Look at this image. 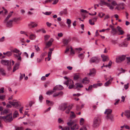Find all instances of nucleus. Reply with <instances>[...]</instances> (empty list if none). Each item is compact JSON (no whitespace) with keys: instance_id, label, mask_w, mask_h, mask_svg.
<instances>
[{"instance_id":"nucleus-10","label":"nucleus","mask_w":130,"mask_h":130,"mask_svg":"<svg viewBox=\"0 0 130 130\" xmlns=\"http://www.w3.org/2000/svg\"><path fill=\"white\" fill-rule=\"evenodd\" d=\"M64 84L66 85L67 87L69 85L73 84V81L70 79H68L67 81H65L63 83Z\"/></svg>"},{"instance_id":"nucleus-44","label":"nucleus","mask_w":130,"mask_h":130,"mask_svg":"<svg viewBox=\"0 0 130 130\" xmlns=\"http://www.w3.org/2000/svg\"><path fill=\"white\" fill-rule=\"evenodd\" d=\"M120 4H117L116 5L117 6L116 7L115 9H117L118 10H119L121 9V7L120 6Z\"/></svg>"},{"instance_id":"nucleus-19","label":"nucleus","mask_w":130,"mask_h":130,"mask_svg":"<svg viewBox=\"0 0 130 130\" xmlns=\"http://www.w3.org/2000/svg\"><path fill=\"white\" fill-rule=\"evenodd\" d=\"M58 128L61 129V130H70V128L68 126H66L62 127L60 125L58 126Z\"/></svg>"},{"instance_id":"nucleus-35","label":"nucleus","mask_w":130,"mask_h":130,"mask_svg":"<svg viewBox=\"0 0 130 130\" xmlns=\"http://www.w3.org/2000/svg\"><path fill=\"white\" fill-rule=\"evenodd\" d=\"M8 112V110L7 109H5L3 111H2L1 112V115H4L6 114H7Z\"/></svg>"},{"instance_id":"nucleus-11","label":"nucleus","mask_w":130,"mask_h":130,"mask_svg":"<svg viewBox=\"0 0 130 130\" xmlns=\"http://www.w3.org/2000/svg\"><path fill=\"white\" fill-rule=\"evenodd\" d=\"M28 25L30 28H34L35 27H36L38 25L34 22H31L28 24Z\"/></svg>"},{"instance_id":"nucleus-1","label":"nucleus","mask_w":130,"mask_h":130,"mask_svg":"<svg viewBox=\"0 0 130 130\" xmlns=\"http://www.w3.org/2000/svg\"><path fill=\"white\" fill-rule=\"evenodd\" d=\"M72 107L70 105H68L66 103H64L61 104L59 106V108L62 111L66 110L65 112L67 114H69Z\"/></svg>"},{"instance_id":"nucleus-47","label":"nucleus","mask_w":130,"mask_h":130,"mask_svg":"<svg viewBox=\"0 0 130 130\" xmlns=\"http://www.w3.org/2000/svg\"><path fill=\"white\" fill-rule=\"evenodd\" d=\"M126 59L127 60V63L128 64H130V57H126Z\"/></svg>"},{"instance_id":"nucleus-48","label":"nucleus","mask_w":130,"mask_h":130,"mask_svg":"<svg viewBox=\"0 0 130 130\" xmlns=\"http://www.w3.org/2000/svg\"><path fill=\"white\" fill-rule=\"evenodd\" d=\"M12 55V53L11 52L8 51L7 52V56L8 57H9L11 56Z\"/></svg>"},{"instance_id":"nucleus-62","label":"nucleus","mask_w":130,"mask_h":130,"mask_svg":"<svg viewBox=\"0 0 130 130\" xmlns=\"http://www.w3.org/2000/svg\"><path fill=\"white\" fill-rule=\"evenodd\" d=\"M58 93L59 95H60L61 96L63 95V93L62 91H60Z\"/></svg>"},{"instance_id":"nucleus-12","label":"nucleus","mask_w":130,"mask_h":130,"mask_svg":"<svg viewBox=\"0 0 130 130\" xmlns=\"http://www.w3.org/2000/svg\"><path fill=\"white\" fill-rule=\"evenodd\" d=\"M54 41V39L51 38L50 40L46 43L45 48H48L50 47L52 45V42Z\"/></svg>"},{"instance_id":"nucleus-27","label":"nucleus","mask_w":130,"mask_h":130,"mask_svg":"<svg viewBox=\"0 0 130 130\" xmlns=\"http://www.w3.org/2000/svg\"><path fill=\"white\" fill-rule=\"evenodd\" d=\"M76 86V88H82L83 87V86L82 84L77 83L75 84Z\"/></svg>"},{"instance_id":"nucleus-3","label":"nucleus","mask_w":130,"mask_h":130,"mask_svg":"<svg viewBox=\"0 0 130 130\" xmlns=\"http://www.w3.org/2000/svg\"><path fill=\"white\" fill-rule=\"evenodd\" d=\"M1 63L3 65L7 66L9 70L11 69L12 66L11 64V60H2L1 61Z\"/></svg>"},{"instance_id":"nucleus-4","label":"nucleus","mask_w":130,"mask_h":130,"mask_svg":"<svg viewBox=\"0 0 130 130\" xmlns=\"http://www.w3.org/2000/svg\"><path fill=\"white\" fill-rule=\"evenodd\" d=\"M101 122V119L99 117H95L94 120L93 126L94 127H98Z\"/></svg>"},{"instance_id":"nucleus-32","label":"nucleus","mask_w":130,"mask_h":130,"mask_svg":"<svg viewBox=\"0 0 130 130\" xmlns=\"http://www.w3.org/2000/svg\"><path fill=\"white\" fill-rule=\"evenodd\" d=\"M61 27L63 28L65 27L66 25L63 22H61L59 23Z\"/></svg>"},{"instance_id":"nucleus-59","label":"nucleus","mask_w":130,"mask_h":130,"mask_svg":"<svg viewBox=\"0 0 130 130\" xmlns=\"http://www.w3.org/2000/svg\"><path fill=\"white\" fill-rule=\"evenodd\" d=\"M127 46L125 45V44L124 43H122L121 44L119 45V46L120 47H125L126 46Z\"/></svg>"},{"instance_id":"nucleus-15","label":"nucleus","mask_w":130,"mask_h":130,"mask_svg":"<svg viewBox=\"0 0 130 130\" xmlns=\"http://www.w3.org/2000/svg\"><path fill=\"white\" fill-rule=\"evenodd\" d=\"M12 21L11 20H10L8 21H6V22H4L7 27H11L12 26Z\"/></svg>"},{"instance_id":"nucleus-53","label":"nucleus","mask_w":130,"mask_h":130,"mask_svg":"<svg viewBox=\"0 0 130 130\" xmlns=\"http://www.w3.org/2000/svg\"><path fill=\"white\" fill-rule=\"evenodd\" d=\"M52 12H46L45 13H44V12H43V13L46 15H49L51 14V13Z\"/></svg>"},{"instance_id":"nucleus-46","label":"nucleus","mask_w":130,"mask_h":130,"mask_svg":"<svg viewBox=\"0 0 130 130\" xmlns=\"http://www.w3.org/2000/svg\"><path fill=\"white\" fill-rule=\"evenodd\" d=\"M78 57L80 58L83 59L84 57V55L83 53H81L79 55Z\"/></svg>"},{"instance_id":"nucleus-64","label":"nucleus","mask_w":130,"mask_h":130,"mask_svg":"<svg viewBox=\"0 0 130 130\" xmlns=\"http://www.w3.org/2000/svg\"><path fill=\"white\" fill-rule=\"evenodd\" d=\"M15 130H23L22 127H18Z\"/></svg>"},{"instance_id":"nucleus-7","label":"nucleus","mask_w":130,"mask_h":130,"mask_svg":"<svg viewBox=\"0 0 130 130\" xmlns=\"http://www.w3.org/2000/svg\"><path fill=\"white\" fill-rule=\"evenodd\" d=\"M100 61L99 58L97 57H93L91 58L90 60V63H98Z\"/></svg>"},{"instance_id":"nucleus-28","label":"nucleus","mask_w":130,"mask_h":130,"mask_svg":"<svg viewBox=\"0 0 130 130\" xmlns=\"http://www.w3.org/2000/svg\"><path fill=\"white\" fill-rule=\"evenodd\" d=\"M117 28L118 29V30L120 33V35H122L124 33V31L121 29V28L119 26H118L117 27Z\"/></svg>"},{"instance_id":"nucleus-36","label":"nucleus","mask_w":130,"mask_h":130,"mask_svg":"<svg viewBox=\"0 0 130 130\" xmlns=\"http://www.w3.org/2000/svg\"><path fill=\"white\" fill-rule=\"evenodd\" d=\"M54 91L53 90H50L47 91L46 94L47 95H50V94H52L54 93Z\"/></svg>"},{"instance_id":"nucleus-43","label":"nucleus","mask_w":130,"mask_h":130,"mask_svg":"<svg viewBox=\"0 0 130 130\" xmlns=\"http://www.w3.org/2000/svg\"><path fill=\"white\" fill-rule=\"evenodd\" d=\"M111 5L114 7V6L117 5V4L115 1H113L111 2Z\"/></svg>"},{"instance_id":"nucleus-22","label":"nucleus","mask_w":130,"mask_h":130,"mask_svg":"<svg viewBox=\"0 0 130 130\" xmlns=\"http://www.w3.org/2000/svg\"><path fill=\"white\" fill-rule=\"evenodd\" d=\"M101 56L102 58L103 61H105L109 60L108 57L107 56L102 55H101Z\"/></svg>"},{"instance_id":"nucleus-18","label":"nucleus","mask_w":130,"mask_h":130,"mask_svg":"<svg viewBox=\"0 0 130 130\" xmlns=\"http://www.w3.org/2000/svg\"><path fill=\"white\" fill-rule=\"evenodd\" d=\"M50 51L48 52V57L49 58L48 61L50 60L51 58V55L52 53V51L54 50V48H50L49 49Z\"/></svg>"},{"instance_id":"nucleus-40","label":"nucleus","mask_w":130,"mask_h":130,"mask_svg":"<svg viewBox=\"0 0 130 130\" xmlns=\"http://www.w3.org/2000/svg\"><path fill=\"white\" fill-rule=\"evenodd\" d=\"M36 37L35 35L32 34L30 36V38L32 40L34 39Z\"/></svg>"},{"instance_id":"nucleus-31","label":"nucleus","mask_w":130,"mask_h":130,"mask_svg":"<svg viewBox=\"0 0 130 130\" xmlns=\"http://www.w3.org/2000/svg\"><path fill=\"white\" fill-rule=\"evenodd\" d=\"M19 115L18 112L17 111H15V112L13 113V118H15L17 117Z\"/></svg>"},{"instance_id":"nucleus-29","label":"nucleus","mask_w":130,"mask_h":130,"mask_svg":"<svg viewBox=\"0 0 130 130\" xmlns=\"http://www.w3.org/2000/svg\"><path fill=\"white\" fill-rule=\"evenodd\" d=\"M12 15V14L11 13H10L7 16L6 18L4 20V22H6V21H7L11 17Z\"/></svg>"},{"instance_id":"nucleus-60","label":"nucleus","mask_w":130,"mask_h":130,"mask_svg":"<svg viewBox=\"0 0 130 130\" xmlns=\"http://www.w3.org/2000/svg\"><path fill=\"white\" fill-rule=\"evenodd\" d=\"M80 11L83 13H88V12H87L86 10H84L83 9H81L80 10Z\"/></svg>"},{"instance_id":"nucleus-49","label":"nucleus","mask_w":130,"mask_h":130,"mask_svg":"<svg viewBox=\"0 0 130 130\" xmlns=\"http://www.w3.org/2000/svg\"><path fill=\"white\" fill-rule=\"evenodd\" d=\"M50 36L47 35H46L44 36V40L45 41L47 40L50 38Z\"/></svg>"},{"instance_id":"nucleus-25","label":"nucleus","mask_w":130,"mask_h":130,"mask_svg":"<svg viewBox=\"0 0 130 130\" xmlns=\"http://www.w3.org/2000/svg\"><path fill=\"white\" fill-rule=\"evenodd\" d=\"M67 13V10L66 9H64L63 10L60 11L59 13V14L60 15H62L63 14H66Z\"/></svg>"},{"instance_id":"nucleus-24","label":"nucleus","mask_w":130,"mask_h":130,"mask_svg":"<svg viewBox=\"0 0 130 130\" xmlns=\"http://www.w3.org/2000/svg\"><path fill=\"white\" fill-rule=\"evenodd\" d=\"M112 112V110L111 109H106L104 112V113L107 114V115L110 114Z\"/></svg>"},{"instance_id":"nucleus-63","label":"nucleus","mask_w":130,"mask_h":130,"mask_svg":"<svg viewBox=\"0 0 130 130\" xmlns=\"http://www.w3.org/2000/svg\"><path fill=\"white\" fill-rule=\"evenodd\" d=\"M4 88H2L0 89V93H3L4 92Z\"/></svg>"},{"instance_id":"nucleus-34","label":"nucleus","mask_w":130,"mask_h":130,"mask_svg":"<svg viewBox=\"0 0 130 130\" xmlns=\"http://www.w3.org/2000/svg\"><path fill=\"white\" fill-rule=\"evenodd\" d=\"M117 32V30L115 28H112V31H111V33L113 35L116 34Z\"/></svg>"},{"instance_id":"nucleus-50","label":"nucleus","mask_w":130,"mask_h":130,"mask_svg":"<svg viewBox=\"0 0 130 130\" xmlns=\"http://www.w3.org/2000/svg\"><path fill=\"white\" fill-rule=\"evenodd\" d=\"M40 31H41L42 32H43V33H46V31L43 29H40L37 31L38 32H39Z\"/></svg>"},{"instance_id":"nucleus-17","label":"nucleus","mask_w":130,"mask_h":130,"mask_svg":"<svg viewBox=\"0 0 130 130\" xmlns=\"http://www.w3.org/2000/svg\"><path fill=\"white\" fill-rule=\"evenodd\" d=\"M6 73L4 69L2 68H0V75L3 76H5Z\"/></svg>"},{"instance_id":"nucleus-57","label":"nucleus","mask_w":130,"mask_h":130,"mask_svg":"<svg viewBox=\"0 0 130 130\" xmlns=\"http://www.w3.org/2000/svg\"><path fill=\"white\" fill-rule=\"evenodd\" d=\"M5 38V37L4 36L1 38H0V42H3L4 41Z\"/></svg>"},{"instance_id":"nucleus-21","label":"nucleus","mask_w":130,"mask_h":130,"mask_svg":"<svg viewBox=\"0 0 130 130\" xmlns=\"http://www.w3.org/2000/svg\"><path fill=\"white\" fill-rule=\"evenodd\" d=\"M20 63L19 62H18L17 63H16L15 64V66L14 67L13 71V72H14L15 71L17 70L18 69V68L19 66L20 65Z\"/></svg>"},{"instance_id":"nucleus-37","label":"nucleus","mask_w":130,"mask_h":130,"mask_svg":"<svg viewBox=\"0 0 130 130\" xmlns=\"http://www.w3.org/2000/svg\"><path fill=\"white\" fill-rule=\"evenodd\" d=\"M12 52L18 54L20 53H19L20 52V50H18L16 48H15L12 51Z\"/></svg>"},{"instance_id":"nucleus-54","label":"nucleus","mask_w":130,"mask_h":130,"mask_svg":"<svg viewBox=\"0 0 130 130\" xmlns=\"http://www.w3.org/2000/svg\"><path fill=\"white\" fill-rule=\"evenodd\" d=\"M74 84H72L69 85L68 88L69 89H71L74 87Z\"/></svg>"},{"instance_id":"nucleus-39","label":"nucleus","mask_w":130,"mask_h":130,"mask_svg":"<svg viewBox=\"0 0 130 130\" xmlns=\"http://www.w3.org/2000/svg\"><path fill=\"white\" fill-rule=\"evenodd\" d=\"M107 118L108 119H110L111 121H113V116L112 115L109 116L108 115H107L106 116Z\"/></svg>"},{"instance_id":"nucleus-20","label":"nucleus","mask_w":130,"mask_h":130,"mask_svg":"<svg viewBox=\"0 0 130 130\" xmlns=\"http://www.w3.org/2000/svg\"><path fill=\"white\" fill-rule=\"evenodd\" d=\"M96 73L95 70L94 69L90 70V72L89 73L90 76H93Z\"/></svg>"},{"instance_id":"nucleus-38","label":"nucleus","mask_w":130,"mask_h":130,"mask_svg":"<svg viewBox=\"0 0 130 130\" xmlns=\"http://www.w3.org/2000/svg\"><path fill=\"white\" fill-rule=\"evenodd\" d=\"M111 81H110V80H108L107 82H106L104 84V86H107L111 84Z\"/></svg>"},{"instance_id":"nucleus-30","label":"nucleus","mask_w":130,"mask_h":130,"mask_svg":"<svg viewBox=\"0 0 130 130\" xmlns=\"http://www.w3.org/2000/svg\"><path fill=\"white\" fill-rule=\"evenodd\" d=\"M72 114L70 115V117L71 119H74L75 118L76 115L73 111H71Z\"/></svg>"},{"instance_id":"nucleus-5","label":"nucleus","mask_w":130,"mask_h":130,"mask_svg":"<svg viewBox=\"0 0 130 130\" xmlns=\"http://www.w3.org/2000/svg\"><path fill=\"white\" fill-rule=\"evenodd\" d=\"M4 121L6 122H10L13 120L12 115L9 114L4 116Z\"/></svg>"},{"instance_id":"nucleus-16","label":"nucleus","mask_w":130,"mask_h":130,"mask_svg":"<svg viewBox=\"0 0 130 130\" xmlns=\"http://www.w3.org/2000/svg\"><path fill=\"white\" fill-rule=\"evenodd\" d=\"M21 54L22 52H20V53H18V55L14 54H13L14 57L15 58H17L18 60L21 61V58L20 55Z\"/></svg>"},{"instance_id":"nucleus-41","label":"nucleus","mask_w":130,"mask_h":130,"mask_svg":"<svg viewBox=\"0 0 130 130\" xmlns=\"http://www.w3.org/2000/svg\"><path fill=\"white\" fill-rule=\"evenodd\" d=\"M79 77L78 75H75L74 76V79L75 80H77Z\"/></svg>"},{"instance_id":"nucleus-8","label":"nucleus","mask_w":130,"mask_h":130,"mask_svg":"<svg viewBox=\"0 0 130 130\" xmlns=\"http://www.w3.org/2000/svg\"><path fill=\"white\" fill-rule=\"evenodd\" d=\"M101 3L103 5L107 6L110 10H112L114 8L113 6L111 5L110 3H107L103 1H101Z\"/></svg>"},{"instance_id":"nucleus-9","label":"nucleus","mask_w":130,"mask_h":130,"mask_svg":"<svg viewBox=\"0 0 130 130\" xmlns=\"http://www.w3.org/2000/svg\"><path fill=\"white\" fill-rule=\"evenodd\" d=\"M64 89L63 87L60 85H56L53 88V90H62Z\"/></svg>"},{"instance_id":"nucleus-23","label":"nucleus","mask_w":130,"mask_h":130,"mask_svg":"<svg viewBox=\"0 0 130 130\" xmlns=\"http://www.w3.org/2000/svg\"><path fill=\"white\" fill-rule=\"evenodd\" d=\"M125 115L127 118L130 119V110L125 111Z\"/></svg>"},{"instance_id":"nucleus-14","label":"nucleus","mask_w":130,"mask_h":130,"mask_svg":"<svg viewBox=\"0 0 130 130\" xmlns=\"http://www.w3.org/2000/svg\"><path fill=\"white\" fill-rule=\"evenodd\" d=\"M71 41L70 39H63L62 42L64 46L67 45Z\"/></svg>"},{"instance_id":"nucleus-56","label":"nucleus","mask_w":130,"mask_h":130,"mask_svg":"<svg viewBox=\"0 0 130 130\" xmlns=\"http://www.w3.org/2000/svg\"><path fill=\"white\" fill-rule=\"evenodd\" d=\"M59 0H55L53 1V2L52 4L53 5H55L57 4V3L58 2Z\"/></svg>"},{"instance_id":"nucleus-26","label":"nucleus","mask_w":130,"mask_h":130,"mask_svg":"<svg viewBox=\"0 0 130 130\" xmlns=\"http://www.w3.org/2000/svg\"><path fill=\"white\" fill-rule=\"evenodd\" d=\"M46 102L47 104L49 106H52L54 104V103L52 101H50L48 100H46Z\"/></svg>"},{"instance_id":"nucleus-45","label":"nucleus","mask_w":130,"mask_h":130,"mask_svg":"<svg viewBox=\"0 0 130 130\" xmlns=\"http://www.w3.org/2000/svg\"><path fill=\"white\" fill-rule=\"evenodd\" d=\"M20 80H22L23 78L24 77L25 75V74H24L23 75V74L21 73L20 74Z\"/></svg>"},{"instance_id":"nucleus-33","label":"nucleus","mask_w":130,"mask_h":130,"mask_svg":"<svg viewBox=\"0 0 130 130\" xmlns=\"http://www.w3.org/2000/svg\"><path fill=\"white\" fill-rule=\"evenodd\" d=\"M89 82V80L87 77H85V78L83 79L82 80V82L84 84H86L88 83V82Z\"/></svg>"},{"instance_id":"nucleus-61","label":"nucleus","mask_w":130,"mask_h":130,"mask_svg":"<svg viewBox=\"0 0 130 130\" xmlns=\"http://www.w3.org/2000/svg\"><path fill=\"white\" fill-rule=\"evenodd\" d=\"M39 99L41 102L42 100L43 99V97L41 95L39 96Z\"/></svg>"},{"instance_id":"nucleus-58","label":"nucleus","mask_w":130,"mask_h":130,"mask_svg":"<svg viewBox=\"0 0 130 130\" xmlns=\"http://www.w3.org/2000/svg\"><path fill=\"white\" fill-rule=\"evenodd\" d=\"M14 106H18L19 105V104L17 102H13V105Z\"/></svg>"},{"instance_id":"nucleus-6","label":"nucleus","mask_w":130,"mask_h":130,"mask_svg":"<svg viewBox=\"0 0 130 130\" xmlns=\"http://www.w3.org/2000/svg\"><path fill=\"white\" fill-rule=\"evenodd\" d=\"M125 55H122L119 56L116 58V61L117 63H120L125 59Z\"/></svg>"},{"instance_id":"nucleus-42","label":"nucleus","mask_w":130,"mask_h":130,"mask_svg":"<svg viewBox=\"0 0 130 130\" xmlns=\"http://www.w3.org/2000/svg\"><path fill=\"white\" fill-rule=\"evenodd\" d=\"M34 47L36 52H38L40 51V49L38 46L35 45Z\"/></svg>"},{"instance_id":"nucleus-55","label":"nucleus","mask_w":130,"mask_h":130,"mask_svg":"<svg viewBox=\"0 0 130 130\" xmlns=\"http://www.w3.org/2000/svg\"><path fill=\"white\" fill-rule=\"evenodd\" d=\"M51 0H45V1L43 2V3L45 4L48 2H51Z\"/></svg>"},{"instance_id":"nucleus-13","label":"nucleus","mask_w":130,"mask_h":130,"mask_svg":"<svg viewBox=\"0 0 130 130\" xmlns=\"http://www.w3.org/2000/svg\"><path fill=\"white\" fill-rule=\"evenodd\" d=\"M98 17H95L93 18L92 20L91 19L89 20V24L91 25H94L95 24L94 22H95L96 21Z\"/></svg>"},{"instance_id":"nucleus-2","label":"nucleus","mask_w":130,"mask_h":130,"mask_svg":"<svg viewBox=\"0 0 130 130\" xmlns=\"http://www.w3.org/2000/svg\"><path fill=\"white\" fill-rule=\"evenodd\" d=\"M75 120L67 123V124L70 127L71 130H77L79 129L78 125L76 123Z\"/></svg>"},{"instance_id":"nucleus-52","label":"nucleus","mask_w":130,"mask_h":130,"mask_svg":"<svg viewBox=\"0 0 130 130\" xmlns=\"http://www.w3.org/2000/svg\"><path fill=\"white\" fill-rule=\"evenodd\" d=\"M5 96L4 95H0V100H3L4 99Z\"/></svg>"},{"instance_id":"nucleus-51","label":"nucleus","mask_w":130,"mask_h":130,"mask_svg":"<svg viewBox=\"0 0 130 130\" xmlns=\"http://www.w3.org/2000/svg\"><path fill=\"white\" fill-rule=\"evenodd\" d=\"M67 23L68 24H71V21L70 19H67Z\"/></svg>"}]
</instances>
